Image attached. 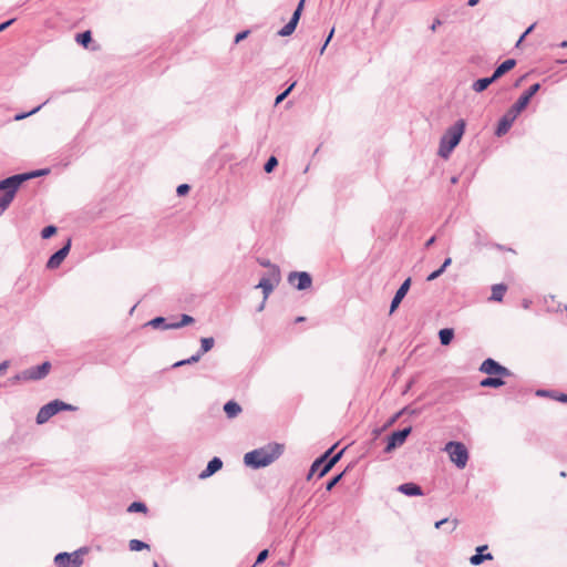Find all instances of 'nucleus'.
<instances>
[{"label":"nucleus","instance_id":"obj_1","mask_svg":"<svg viewBox=\"0 0 567 567\" xmlns=\"http://www.w3.org/2000/svg\"><path fill=\"white\" fill-rule=\"evenodd\" d=\"M44 171H38L27 174H19L8 177L0 182V215L10 206L18 189L23 182L44 174Z\"/></svg>","mask_w":567,"mask_h":567},{"label":"nucleus","instance_id":"obj_2","mask_svg":"<svg viewBox=\"0 0 567 567\" xmlns=\"http://www.w3.org/2000/svg\"><path fill=\"white\" fill-rule=\"evenodd\" d=\"M284 452V445L279 443H270L260 449L248 452L244 456L247 466L259 468L275 462Z\"/></svg>","mask_w":567,"mask_h":567},{"label":"nucleus","instance_id":"obj_3","mask_svg":"<svg viewBox=\"0 0 567 567\" xmlns=\"http://www.w3.org/2000/svg\"><path fill=\"white\" fill-rule=\"evenodd\" d=\"M465 130V122L463 120L457 121L451 126L442 136L439 147V155L443 158H447L454 147L460 143Z\"/></svg>","mask_w":567,"mask_h":567},{"label":"nucleus","instance_id":"obj_4","mask_svg":"<svg viewBox=\"0 0 567 567\" xmlns=\"http://www.w3.org/2000/svg\"><path fill=\"white\" fill-rule=\"evenodd\" d=\"M333 449L334 447L328 450L321 457H319L312 463L310 472L307 477L308 480H310L315 473H318L319 477H322L339 461L343 451H340L339 453L330 457V454L332 453Z\"/></svg>","mask_w":567,"mask_h":567},{"label":"nucleus","instance_id":"obj_5","mask_svg":"<svg viewBox=\"0 0 567 567\" xmlns=\"http://www.w3.org/2000/svg\"><path fill=\"white\" fill-rule=\"evenodd\" d=\"M89 553V548L83 547L73 553H60L54 557L56 567H81L83 557Z\"/></svg>","mask_w":567,"mask_h":567},{"label":"nucleus","instance_id":"obj_6","mask_svg":"<svg viewBox=\"0 0 567 567\" xmlns=\"http://www.w3.org/2000/svg\"><path fill=\"white\" fill-rule=\"evenodd\" d=\"M444 450L447 452L452 463L458 468H464L468 461V452L466 446L461 442H449Z\"/></svg>","mask_w":567,"mask_h":567},{"label":"nucleus","instance_id":"obj_7","mask_svg":"<svg viewBox=\"0 0 567 567\" xmlns=\"http://www.w3.org/2000/svg\"><path fill=\"white\" fill-rule=\"evenodd\" d=\"M63 410H73L70 404L62 401L54 400L40 409L37 414V422L43 424L49 421L53 415Z\"/></svg>","mask_w":567,"mask_h":567},{"label":"nucleus","instance_id":"obj_8","mask_svg":"<svg viewBox=\"0 0 567 567\" xmlns=\"http://www.w3.org/2000/svg\"><path fill=\"white\" fill-rule=\"evenodd\" d=\"M51 370V363L49 361L43 362L38 367L29 368L21 373L17 374L14 379L17 381H35L41 380L49 374Z\"/></svg>","mask_w":567,"mask_h":567},{"label":"nucleus","instance_id":"obj_9","mask_svg":"<svg viewBox=\"0 0 567 567\" xmlns=\"http://www.w3.org/2000/svg\"><path fill=\"white\" fill-rule=\"evenodd\" d=\"M480 370L488 375L509 377L512 374L507 368L501 365L493 359L483 361Z\"/></svg>","mask_w":567,"mask_h":567},{"label":"nucleus","instance_id":"obj_10","mask_svg":"<svg viewBox=\"0 0 567 567\" xmlns=\"http://www.w3.org/2000/svg\"><path fill=\"white\" fill-rule=\"evenodd\" d=\"M305 2H306V0L299 1L298 7L295 10L290 21L281 30L278 31V35L288 37L295 32L297 24L299 22L300 16L302 13Z\"/></svg>","mask_w":567,"mask_h":567},{"label":"nucleus","instance_id":"obj_11","mask_svg":"<svg viewBox=\"0 0 567 567\" xmlns=\"http://www.w3.org/2000/svg\"><path fill=\"white\" fill-rule=\"evenodd\" d=\"M411 433V427L403 429L401 431L393 432L388 440V444L385 447V452H391L395 447L402 445L409 434Z\"/></svg>","mask_w":567,"mask_h":567},{"label":"nucleus","instance_id":"obj_12","mask_svg":"<svg viewBox=\"0 0 567 567\" xmlns=\"http://www.w3.org/2000/svg\"><path fill=\"white\" fill-rule=\"evenodd\" d=\"M518 114L519 113L514 107H511L508 112L499 120L496 134L498 136L504 135L509 130Z\"/></svg>","mask_w":567,"mask_h":567},{"label":"nucleus","instance_id":"obj_13","mask_svg":"<svg viewBox=\"0 0 567 567\" xmlns=\"http://www.w3.org/2000/svg\"><path fill=\"white\" fill-rule=\"evenodd\" d=\"M70 248H71V239H69L66 241V244L60 250H58L55 254H53L50 257V259L47 262V268L56 269L62 264V261L65 259V257L68 256Z\"/></svg>","mask_w":567,"mask_h":567},{"label":"nucleus","instance_id":"obj_14","mask_svg":"<svg viewBox=\"0 0 567 567\" xmlns=\"http://www.w3.org/2000/svg\"><path fill=\"white\" fill-rule=\"evenodd\" d=\"M290 284H296L297 289L305 290L311 287L312 279L310 275L306 271L301 272H291L288 277Z\"/></svg>","mask_w":567,"mask_h":567},{"label":"nucleus","instance_id":"obj_15","mask_svg":"<svg viewBox=\"0 0 567 567\" xmlns=\"http://www.w3.org/2000/svg\"><path fill=\"white\" fill-rule=\"evenodd\" d=\"M539 87V83L533 84L524 94L520 95L512 107L520 113L528 105L530 99L538 92Z\"/></svg>","mask_w":567,"mask_h":567},{"label":"nucleus","instance_id":"obj_16","mask_svg":"<svg viewBox=\"0 0 567 567\" xmlns=\"http://www.w3.org/2000/svg\"><path fill=\"white\" fill-rule=\"evenodd\" d=\"M410 286H411V278H408V279L404 280V282L401 285V287L395 292V296H394V298H393V300L391 302L390 313H393L395 311V309L399 307V305L401 303L402 299L408 293V291L410 289Z\"/></svg>","mask_w":567,"mask_h":567},{"label":"nucleus","instance_id":"obj_17","mask_svg":"<svg viewBox=\"0 0 567 567\" xmlns=\"http://www.w3.org/2000/svg\"><path fill=\"white\" fill-rule=\"evenodd\" d=\"M223 466V462L218 457H214L210 460L207 464V467L199 474V478L205 480L213 474H215L217 471H219Z\"/></svg>","mask_w":567,"mask_h":567},{"label":"nucleus","instance_id":"obj_18","mask_svg":"<svg viewBox=\"0 0 567 567\" xmlns=\"http://www.w3.org/2000/svg\"><path fill=\"white\" fill-rule=\"evenodd\" d=\"M516 65V61L514 59H508L506 61H504L501 65H498L496 68V70L494 71L493 73V79L496 81L498 80L501 76H503L505 73H507L508 71H511L512 69H514V66Z\"/></svg>","mask_w":567,"mask_h":567},{"label":"nucleus","instance_id":"obj_19","mask_svg":"<svg viewBox=\"0 0 567 567\" xmlns=\"http://www.w3.org/2000/svg\"><path fill=\"white\" fill-rule=\"evenodd\" d=\"M399 491L408 496H420L423 494L421 487L414 483L402 484L399 486Z\"/></svg>","mask_w":567,"mask_h":567},{"label":"nucleus","instance_id":"obj_20","mask_svg":"<svg viewBox=\"0 0 567 567\" xmlns=\"http://www.w3.org/2000/svg\"><path fill=\"white\" fill-rule=\"evenodd\" d=\"M507 291V287L503 284H497L492 286V295L489 297L491 301L501 302Z\"/></svg>","mask_w":567,"mask_h":567},{"label":"nucleus","instance_id":"obj_21","mask_svg":"<svg viewBox=\"0 0 567 567\" xmlns=\"http://www.w3.org/2000/svg\"><path fill=\"white\" fill-rule=\"evenodd\" d=\"M274 284H276L274 281V279L270 277V278H262L259 284L257 285V288H260L262 289V292H264V299H267L268 296L271 293V291L274 290Z\"/></svg>","mask_w":567,"mask_h":567},{"label":"nucleus","instance_id":"obj_22","mask_svg":"<svg viewBox=\"0 0 567 567\" xmlns=\"http://www.w3.org/2000/svg\"><path fill=\"white\" fill-rule=\"evenodd\" d=\"M224 411L228 417L233 419V417H236L241 412V408L237 402L228 401L224 405Z\"/></svg>","mask_w":567,"mask_h":567},{"label":"nucleus","instance_id":"obj_23","mask_svg":"<svg viewBox=\"0 0 567 567\" xmlns=\"http://www.w3.org/2000/svg\"><path fill=\"white\" fill-rule=\"evenodd\" d=\"M493 82H495V80L493 79V76L491 78H484V79H480L477 81H475L472 85V89L477 92V93H481L483 92L484 90H486Z\"/></svg>","mask_w":567,"mask_h":567},{"label":"nucleus","instance_id":"obj_24","mask_svg":"<svg viewBox=\"0 0 567 567\" xmlns=\"http://www.w3.org/2000/svg\"><path fill=\"white\" fill-rule=\"evenodd\" d=\"M259 264L262 267L270 268V277L274 279L276 284L280 281V270L277 266L272 265L269 260H259Z\"/></svg>","mask_w":567,"mask_h":567},{"label":"nucleus","instance_id":"obj_25","mask_svg":"<svg viewBox=\"0 0 567 567\" xmlns=\"http://www.w3.org/2000/svg\"><path fill=\"white\" fill-rule=\"evenodd\" d=\"M504 381L502 380V377L499 378H486L484 380L481 381V386L483 388H499L502 385H504Z\"/></svg>","mask_w":567,"mask_h":567},{"label":"nucleus","instance_id":"obj_26","mask_svg":"<svg viewBox=\"0 0 567 567\" xmlns=\"http://www.w3.org/2000/svg\"><path fill=\"white\" fill-rule=\"evenodd\" d=\"M439 336H440L441 343L443 346H447L452 341L454 332L452 329L446 328V329L440 330Z\"/></svg>","mask_w":567,"mask_h":567},{"label":"nucleus","instance_id":"obj_27","mask_svg":"<svg viewBox=\"0 0 567 567\" xmlns=\"http://www.w3.org/2000/svg\"><path fill=\"white\" fill-rule=\"evenodd\" d=\"M194 322V318L188 315H183L179 322L171 323L166 328L178 329Z\"/></svg>","mask_w":567,"mask_h":567},{"label":"nucleus","instance_id":"obj_28","mask_svg":"<svg viewBox=\"0 0 567 567\" xmlns=\"http://www.w3.org/2000/svg\"><path fill=\"white\" fill-rule=\"evenodd\" d=\"M76 42L83 45L84 48H87L90 42L92 41V34L91 31H85L83 33H79L75 38Z\"/></svg>","mask_w":567,"mask_h":567},{"label":"nucleus","instance_id":"obj_29","mask_svg":"<svg viewBox=\"0 0 567 567\" xmlns=\"http://www.w3.org/2000/svg\"><path fill=\"white\" fill-rule=\"evenodd\" d=\"M492 559H493L492 554L482 555V554L477 553L470 558V563L472 565L477 566V565L482 564L484 560H492Z\"/></svg>","mask_w":567,"mask_h":567},{"label":"nucleus","instance_id":"obj_30","mask_svg":"<svg viewBox=\"0 0 567 567\" xmlns=\"http://www.w3.org/2000/svg\"><path fill=\"white\" fill-rule=\"evenodd\" d=\"M128 547L132 551H140L143 549H147L150 546L146 543H143L138 539L130 540Z\"/></svg>","mask_w":567,"mask_h":567},{"label":"nucleus","instance_id":"obj_31","mask_svg":"<svg viewBox=\"0 0 567 567\" xmlns=\"http://www.w3.org/2000/svg\"><path fill=\"white\" fill-rule=\"evenodd\" d=\"M444 524H450L451 525V532H453L458 526V520L456 518H454L452 520H450L449 518H443V519H441V520L435 523V528H440Z\"/></svg>","mask_w":567,"mask_h":567},{"label":"nucleus","instance_id":"obj_32","mask_svg":"<svg viewBox=\"0 0 567 567\" xmlns=\"http://www.w3.org/2000/svg\"><path fill=\"white\" fill-rule=\"evenodd\" d=\"M202 343V354L208 352L214 347V339L213 338H203L200 340Z\"/></svg>","mask_w":567,"mask_h":567},{"label":"nucleus","instance_id":"obj_33","mask_svg":"<svg viewBox=\"0 0 567 567\" xmlns=\"http://www.w3.org/2000/svg\"><path fill=\"white\" fill-rule=\"evenodd\" d=\"M56 234V227L55 226H47L42 229L41 236L43 239H48Z\"/></svg>","mask_w":567,"mask_h":567},{"label":"nucleus","instance_id":"obj_34","mask_svg":"<svg viewBox=\"0 0 567 567\" xmlns=\"http://www.w3.org/2000/svg\"><path fill=\"white\" fill-rule=\"evenodd\" d=\"M278 165V161L275 156H270L267 163L265 164V172L271 173L274 168Z\"/></svg>","mask_w":567,"mask_h":567},{"label":"nucleus","instance_id":"obj_35","mask_svg":"<svg viewBox=\"0 0 567 567\" xmlns=\"http://www.w3.org/2000/svg\"><path fill=\"white\" fill-rule=\"evenodd\" d=\"M146 509L147 508H146L145 504L140 503V502H134L128 507V512H143V513H145Z\"/></svg>","mask_w":567,"mask_h":567},{"label":"nucleus","instance_id":"obj_36","mask_svg":"<svg viewBox=\"0 0 567 567\" xmlns=\"http://www.w3.org/2000/svg\"><path fill=\"white\" fill-rule=\"evenodd\" d=\"M200 354H197V355H193L192 358L187 359V360H183V361H179V362H176L174 364V367H181V365H184V364H188V363H192V362H197L200 358Z\"/></svg>","mask_w":567,"mask_h":567},{"label":"nucleus","instance_id":"obj_37","mask_svg":"<svg viewBox=\"0 0 567 567\" xmlns=\"http://www.w3.org/2000/svg\"><path fill=\"white\" fill-rule=\"evenodd\" d=\"M295 86V83H292L285 92H282L281 94H279L277 97H276V104H279L281 103L286 96L290 93V91L293 89Z\"/></svg>","mask_w":567,"mask_h":567},{"label":"nucleus","instance_id":"obj_38","mask_svg":"<svg viewBox=\"0 0 567 567\" xmlns=\"http://www.w3.org/2000/svg\"><path fill=\"white\" fill-rule=\"evenodd\" d=\"M341 477H342V474H339V475L334 476L332 480H330L326 487L327 491H331L339 483Z\"/></svg>","mask_w":567,"mask_h":567},{"label":"nucleus","instance_id":"obj_39","mask_svg":"<svg viewBox=\"0 0 567 567\" xmlns=\"http://www.w3.org/2000/svg\"><path fill=\"white\" fill-rule=\"evenodd\" d=\"M179 196H184L189 192V186L187 184H182L176 189Z\"/></svg>","mask_w":567,"mask_h":567},{"label":"nucleus","instance_id":"obj_40","mask_svg":"<svg viewBox=\"0 0 567 567\" xmlns=\"http://www.w3.org/2000/svg\"><path fill=\"white\" fill-rule=\"evenodd\" d=\"M267 557H268V550L267 549L261 550L259 553V555L257 556L256 564H261L262 561L266 560Z\"/></svg>","mask_w":567,"mask_h":567},{"label":"nucleus","instance_id":"obj_41","mask_svg":"<svg viewBox=\"0 0 567 567\" xmlns=\"http://www.w3.org/2000/svg\"><path fill=\"white\" fill-rule=\"evenodd\" d=\"M492 247L496 248V249H498L501 251H507V252L516 254V251L514 249L505 247V246L499 245V244H493Z\"/></svg>","mask_w":567,"mask_h":567},{"label":"nucleus","instance_id":"obj_42","mask_svg":"<svg viewBox=\"0 0 567 567\" xmlns=\"http://www.w3.org/2000/svg\"><path fill=\"white\" fill-rule=\"evenodd\" d=\"M248 34H249L248 30L237 33L235 37V42L236 43L240 42L241 40L246 39L248 37Z\"/></svg>","mask_w":567,"mask_h":567},{"label":"nucleus","instance_id":"obj_43","mask_svg":"<svg viewBox=\"0 0 567 567\" xmlns=\"http://www.w3.org/2000/svg\"><path fill=\"white\" fill-rule=\"evenodd\" d=\"M442 274H443V268H440V269L433 271L432 274L429 275L427 281H432V280L436 279Z\"/></svg>","mask_w":567,"mask_h":567},{"label":"nucleus","instance_id":"obj_44","mask_svg":"<svg viewBox=\"0 0 567 567\" xmlns=\"http://www.w3.org/2000/svg\"><path fill=\"white\" fill-rule=\"evenodd\" d=\"M9 368V361H3L0 363V373L4 374L7 372V369Z\"/></svg>","mask_w":567,"mask_h":567},{"label":"nucleus","instance_id":"obj_45","mask_svg":"<svg viewBox=\"0 0 567 567\" xmlns=\"http://www.w3.org/2000/svg\"><path fill=\"white\" fill-rule=\"evenodd\" d=\"M162 322H164V318H155L153 319L150 323L153 326V327H158Z\"/></svg>","mask_w":567,"mask_h":567},{"label":"nucleus","instance_id":"obj_46","mask_svg":"<svg viewBox=\"0 0 567 567\" xmlns=\"http://www.w3.org/2000/svg\"><path fill=\"white\" fill-rule=\"evenodd\" d=\"M333 32H334V30L332 29V30L330 31L329 35H328V39L326 40V43H324V44H323V47L321 48V51H320V53H321V54L323 53V51H324L326 47L328 45L329 41L331 40V38H332V35H333Z\"/></svg>","mask_w":567,"mask_h":567},{"label":"nucleus","instance_id":"obj_47","mask_svg":"<svg viewBox=\"0 0 567 567\" xmlns=\"http://www.w3.org/2000/svg\"><path fill=\"white\" fill-rule=\"evenodd\" d=\"M533 28H534V25H530V27H529V28L524 32V34L519 38V40H518V42H517V45H519V44H520V42L524 40V38H525L529 32H532Z\"/></svg>","mask_w":567,"mask_h":567},{"label":"nucleus","instance_id":"obj_48","mask_svg":"<svg viewBox=\"0 0 567 567\" xmlns=\"http://www.w3.org/2000/svg\"><path fill=\"white\" fill-rule=\"evenodd\" d=\"M13 21H14V20L12 19V20H9V21H7V22L1 23V24H0V32H1V31H3V30H6V29H7V28H8V27L13 22Z\"/></svg>","mask_w":567,"mask_h":567},{"label":"nucleus","instance_id":"obj_49","mask_svg":"<svg viewBox=\"0 0 567 567\" xmlns=\"http://www.w3.org/2000/svg\"><path fill=\"white\" fill-rule=\"evenodd\" d=\"M452 264V259L451 258H446L443 262V265L441 266V268H443V271Z\"/></svg>","mask_w":567,"mask_h":567},{"label":"nucleus","instance_id":"obj_50","mask_svg":"<svg viewBox=\"0 0 567 567\" xmlns=\"http://www.w3.org/2000/svg\"><path fill=\"white\" fill-rule=\"evenodd\" d=\"M435 243V236H432L426 243H425V247H430L432 246L433 244Z\"/></svg>","mask_w":567,"mask_h":567},{"label":"nucleus","instance_id":"obj_51","mask_svg":"<svg viewBox=\"0 0 567 567\" xmlns=\"http://www.w3.org/2000/svg\"><path fill=\"white\" fill-rule=\"evenodd\" d=\"M486 549H487V546L483 545V546H478L476 550L478 554H481V553H484V550H486Z\"/></svg>","mask_w":567,"mask_h":567},{"label":"nucleus","instance_id":"obj_52","mask_svg":"<svg viewBox=\"0 0 567 567\" xmlns=\"http://www.w3.org/2000/svg\"><path fill=\"white\" fill-rule=\"evenodd\" d=\"M558 401L564 402V403H567V394H561V395L558 398Z\"/></svg>","mask_w":567,"mask_h":567},{"label":"nucleus","instance_id":"obj_53","mask_svg":"<svg viewBox=\"0 0 567 567\" xmlns=\"http://www.w3.org/2000/svg\"><path fill=\"white\" fill-rule=\"evenodd\" d=\"M478 1H480V0H470V1H468V6H470V7H474V6H476V4L478 3Z\"/></svg>","mask_w":567,"mask_h":567},{"label":"nucleus","instance_id":"obj_54","mask_svg":"<svg viewBox=\"0 0 567 567\" xmlns=\"http://www.w3.org/2000/svg\"><path fill=\"white\" fill-rule=\"evenodd\" d=\"M25 116H27V114L17 115V116H16V120H22V118H24Z\"/></svg>","mask_w":567,"mask_h":567},{"label":"nucleus","instance_id":"obj_55","mask_svg":"<svg viewBox=\"0 0 567 567\" xmlns=\"http://www.w3.org/2000/svg\"><path fill=\"white\" fill-rule=\"evenodd\" d=\"M302 321H305V317H298V318L296 319V322H302Z\"/></svg>","mask_w":567,"mask_h":567},{"label":"nucleus","instance_id":"obj_56","mask_svg":"<svg viewBox=\"0 0 567 567\" xmlns=\"http://www.w3.org/2000/svg\"><path fill=\"white\" fill-rule=\"evenodd\" d=\"M560 47H561V48H567V41H563V42L560 43Z\"/></svg>","mask_w":567,"mask_h":567},{"label":"nucleus","instance_id":"obj_57","mask_svg":"<svg viewBox=\"0 0 567 567\" xmlns=\"http://www.w3.org/2000/svg\"><path fill=\"white\" fill-rule=\"evenodd\" d=\"M35 111H39V107H35V110H32L29 114L35 113Z\"/></svg>","mask_w":567,"mask_h":567},{"label":"nucleus","instance_id":"obj_58","mask_svg":"<svg viewBox=\"0 0 567 567\" xmlns=\"http://www.w3.org/2000/svg\"><path fill=\"white\" fill-rule=\"evenodd\" d=\"M35 111H39V107H35V110H32L29 114L35 113Z\"/></svg>","mask_w":567,"mask_h":567},{"label":"nucleus","instance_id":"obj_59","mask_svg":"<svg viewBox=\"0 0 567 567\" xmlns=\"http://www.w3.org/2000/svg\"><path fill=\"white\" fill-rule=\"evenodd\" d=\"M435 28H436V23H434L431 29L434 31Z\"/></svg>","mask_w":567,"mask_h":567},{"label":"nucleus","instance_id":"obj_60","mask_svg":"<svg viewBox=\"0 0 567 567\" xmlns=\"http://www.w3.org/2000/svg\"><path fill=\"white\" fill-rule=\"evenodd\" d=\"M154 567H158V564H157V563H154Z\"/></svg>","mask_w":567,"mask_h":567}]
</instances>
